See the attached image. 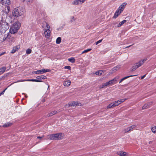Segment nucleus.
<instances>
[{
	"label": "nucleus",
	"mask_w": 156,
	"mask_h": 156,
	"mask_svg": "<svg viewBox=\"0 0 156 156\" xmlns=\"http://www.w3.org/2000/svg\"><path fill=\"white\" fill-rule=\"evenodd\" d=\"M64 135L63 133H58L48 135L47 136L46 140H58L62 139Z\"/></svg>",
	"instance_id": "nucleus-1"
},
{
	"label": "nucleus",
	"mask_w": 156,
	"mask_h": 156,
	"mask_svg": "<svg viewBox=\"0 0 156 156\" xmlns=\"http://www.w3.org/2000/svg\"><path fill=\"white\" fill-rule=\"evenodd\" d=\"M25 12V9L22 7H19L13 10L12 14L14 16L18 17L23 14Z\"/></svg>",
	"instance_id": "nucleus-2"
},
{
	"label": "nucleus",
	"mask_w": 156,
	"mask_h": 156,
	"mask_svg": "<svg viewBox=\"0 0 156 156\" xmlns=\"http://www.w3.org/2000/svg\"><path fill=\"white\" fill-rule=\"evenodd\" d=\"M20 23L18 22H16L10 25L9 32L12 34L16 33L20 27Z\"/></svg>",
	"instance_id": "nucleus-3"
},
{
	"label": "nucleus",
	"mask_w": 156,
	"mask_h": 156,
	"mask_svg": "<svg viewBox=\"0 0 156 156\" xmlns=\"http://www.w3.org/2000/svg\"><path fill=\"white\" fill-rule=\"evenodd\" d=\"M9 27V25H8V23L5 22H0V32L4 33Z\"/></svg>",
	"instance_id": "nucleus-4"
},
{
	"label": "nucleus",
	"mask_w": 156,
	"mask_h": 156,
	"mask_svg": "<svg viewBox=\"0 0 156 156\" xmlns=\"http://www.w3.org/2000/svg\"><path fill=\"white\" fill-rule=\"evenodd\" d=\"M11 37L10 33H8L5 34H1L0 35V40L2 41H4L6 40L9 39Z\"/></svg>",
	"instance_id": "nucleus-5"
},
{
	"label": "nucleus",
	"mask_w": 156,
	"mask_h": 156,
	"mask_svg": "<svg viewBox=\"0 0 156 156\" xmlns=\"http://www.w3.org/2000/svg\"><path fill=\"white\" fill-rule=\"evenodd\" d=\"M14 20L15 19L12 17H11L10 16H7L5 20V23H8V25L10 26V24L13 23H14Z\"/></svg>",
	"instance_id": "nucleus-6"
},
{
	"label": "nucleus",
	"mask_w": 156,
	"mask_h": 156,
	"mask_svg": "<svg viewBox=\"0 0 156 156\" xmlns=\"http://www.w3.org/2000/svg\"><path fill=\"white\" fill-rule=\"evenodd\" d=\"M5 2V5H8V6L5 7V12L6 14H7L9 13L10 10V7L8 5L11 4V2L10 0H7Z\"/></svg>",
	"instance_id": "nucleus-7"
},
{
	"label": "nucleus",
	"mask_w": 156,
	"mask_h": 156,
	"mask_svg": "<svg viewBox=\"0 0 156 156\" xmlns=\"http://www.w3.org/2000/svg\"><path fill=\"white\" fill-rule=\"evenodd\" d=\"M50 70L48 69H42L40 70L34 71V73L36 74H42L45 73L47 72H50Z\"/></svg>",
	"instance_id": "nucleus-8"
},
{
	"label": "nucleus",
	"mask_w": 156,
	"mask_h": 156,
	"mask_svg": "<svg viewBox=\"0 0 156 156\" xmlns=\"http://www.w3.org/2000/svg\"><path fill=\"white\" fill-rule=\"evenodd\" d=\"M146 58H144L142 59L139 60L135 64V65L138 68L141 66L147 60Z\"/></svg>",
	"instance_id": "nucleus-9"
},
{
	"label": "nucleus",
	"mask_w": 156,
	"mask_h": 156,
	"mask_svg": "<svg viewBox=\"0 0 156 156\" xmlns=\"http://www.w3.org/2000/svg\"><path fill=\"white\" fill-rule=\"evenodd\" d=\"M86 0H74L72 2V4L74 5H81L84 3Z\"/></svg>",
	"instance_id": "nucleus-10"
},
{
	"label": "nucleus",
	"mask_w": 156,
	"mask_h": 156,
	"mask_svg": "<svg viewBox=\"0 0 156 156\" xmlns=\"http://www.w3.org/2000/svg\"><path fill=\"white\" fill-rule=\"evenodd\" d=\"M119 77H115L113 80H110L108 82H107L108 85H110L112 84H114L116 83H117V80L119 79Z\"/></svg>",
	"instance_id": "nucleus-11"
},
{
	"label": "nucleus",
	"mask_w": 156,
	"mask_h": 156,
	"mask_svg": "<svg viewBox=\"0 0 156 156\" xmlns=\"http://www.w3.org/2000/svg\"><path fill=\"white\" fill-rule=\"evenodd\" d=\"M126 100V99H123L115 101L113 104V106H114V107L118 106L121 103L124 102Z\"/></svg>",
	"instance_id": "nucleus-12"
},
{
	"label": "nucleus",
	"mask_w": 156,
	"mask_h": 156,
	"mask_svg": "<svg viewBox=\"0 0 156 156\" xmlns=\"http://www.w3.org/2000/svg\"><path fill=\"white\" fill-rule=\"evenodd\" d=\"M153 103V101H151L145 104L142 107L143 109H145L149 108L152 105Z\"/></svg>",
	"instance_id": "nucleus-13"
},
{
	"label": "nucleus",
	"mask_w": 156,
	"mask_h": 156,
	"mask_svg": "<svg viewBox=\"0 0 156 156\" xmlns=\"http://www.w3.org/2000/svg\"><path fill=\"white\" fill-rule=\"evenodd\" d=\"M135 125H133L130 126L129 127L124 130V132L125 133H126L128 132L131 131L135 127Z\"/></svg>",
	"instance_id": "nucleus-14"
},
{
	"label": "nucleus",
	"mask_w": 156,
	"mask_h": 156,
	"mask_svg": "<svg viewBox=\"0 0 156 156\" xmlns=\"http://www.w3.org/2000/svg\"><path fill=\"white\" fill-rule=\"evenodd\" d=\"M44 34L47 38H49L50 36V31L49 29L44 30Z\"/></svg>",
	"instance_id": "nucleus-15"
},
{
	"label": "nucleus",
	"mask_w": 156,
	"mask_h": 156,
	"mask_svg": "<svg viewBox=\"0 0 156 156\" xmlns=\"http://www.w3.org/2000/svg\"><path fill=\"white\" fill-rule=\"evenodd\" d=\"M127 5L126 2H124L122 3L119 7L118 9L122 12L123 10L124 9Z\"/></svg>",
	"instance_id": "nucleus-16"
},
{
	"label": "nucleus",
	"mask_w": 156,
	"mask_h": 156,
	"mask_svg": "<svg viewBox=\"0 0 156 156\" xmlns=\"http://www.w3.org/2000/svg\"><path fill=\"white\" fill-rule=\"evenodd\" d=\"M42 27L44 30L50 29V27L48 24L46 22H44L43 23Z\"/></svg>",
	"instance_id": "nucleus-17"
},
{
	"label": "nucleus",
	"mask_w": 156,
	"mask_h": 156,
	"mask_svg": "<svg viewBox=\"0 0 156 156\" xmlns=\"http://www.w3.org/2000/svg\"><path fill=\"white\" fill-rule=\"evenodd\" d=\"M79 105L78 102L75 101H73L70 103L68 105H66V106L67 107L69 106H74L76 105Z\"/></svg>",
	"instance_id": "nucleus-18"
},
{
	"label": "nucleus",
	"mask_w": 156,
	"mask_h": 156,
	"mask_svg": "<svg viewBox=\"0 0 156 156\" xmlns=\"http://www.w3.org/2000/svg\"><path fill=\"white\" fill-rule=\"evenodd\" d=\"M118 155L121 156H126L128 155V153L122 151H119L117 153Z\"/></svg>",
	"instance_id": "nucleus-19"
},
{
	"label": "nucleus",
	"mask_w": 156,
	"mask_h": 156,
	"mask_svg": "<svg viewBox=\"0 0 156 156\" xmlns=\"http://www.w3.org/2000/svg\"><path fill=\"white\" fill-rule=\"evenodd\" d=\"M122 12V11L119 10L118 9H117L114 14L113 18L115 19Z\"/></svg>",
	"instance_id": "nucleus-20"
},
{
	"label": "nucleus",
	"mask_w": 156,
	"mask_h": 156,
	"mask_svg": "<svg viewBox=\"0 0 156 156\" xmlns=\"http://www.w3.org/2000/svg\"><path fill=\"white\" fill-rule=\"evenodd\" d=\"M20 48L19 46H16L13 48L12 49L11 51V52L12 53H14L17 51Z\"/></svg>",
	"instance_id": "nucleus-21"
},
{
	"label": "nucleus",
	"mask_w": 156,
	"mask_h": 156,
	"mask_svg": "<svg viewBox=\"0 0 156 156\" xmlns=\"http://www.w3.org/2000/svg\"><path fill=\"white\" fill-rule=\"evenodd\" d=\"M47 78L44 75L38 76L36 77L37 79L39 80H41L42 79H45Z\"/></svg>",
	"instance_id": "nucleus-22"
},
{
	"label": "nucleus",
	"mask_w": 156,
	"mask_h": 156,
	"mask_svg": "<svg viewBox=\"0 0 156 156\" xmlns=\"http://www.w3.org/2000/svg\"><path fill=\"white\" fill-rule=\"evenodd\" d=\"M71 82L70 80H67L65 81L63 83V84L66 87H68L71 84Z\"/></svg>",
	"instance_id": "nucleus-23"
},
{
	"label": "nucleus",
	"mask_w": 156,
	"mask_h": 156,
	"mask_svg": "<svg viewBox=\"0 0 156 156\" xmlns=\"http://www.w3.org/2000/svg\"><path fill=\"white\" fill-rule=\"evenodd\" d=\"M6 69L5 67H3L0 69V75L3 73Z\"/></svg>",
	"instance_id": "nucleus-24"
},
{
	"label": "nucleus",
	"mask_w": 156,
	"mask_h": 156,
	"mask_svg": "<svg viewBox=\"0 0 156 156\" xmlns=\"http://www.w3.org/2000/svg\"><path fill=\"white\" fill-rule=\"evenodd\" d=\"M57 113V112L56 111H52L49 113L48 115V117L51 116H52L53 115H55Z\"/></svg>",
	"instance_id": "nucleus-25"
},
{
	"label": "nucleus",
	"mask_w": 156,
	"mask_h": 156,
	"mask_svg": "<svg viewBox=\"0 0 156 156\" xmlns=\"http://www.w3.org/2000/svg\"><path fill=\"white\" fill-rule=\"evenodd\" d=\"M136 76V75H130V76H126L124 78H123L122 79H121V80H120V81H119V83H120L121 82H122L123 80H124L127 79V78H128L130 77H132V76Z\"/></svg>",
	"instance_id": "nucleus-26"
},
{
	"label": "nucleus",
	"mask_w": 156,
	"mask_h": 156,
	"mask_svg": "<svg viewBox=\"0 0 156 156\" xmlns=\"http://www.w3.org/2000/svg\"><path fill=\"white\" fill-rule=\"evenodd\" d=\"M27 81H34V82H42V81L41 80H38L37 79H29L27 80Z\"/></svg>",
	"instance_id": "nucleus-27"
},
{
	"label": "nucleus",
	"mask_w": 156,
	"mask_h": 156,
	"mask_svg": "<svg viewBox=\"0 0 156 156\" xmlns=\"http://www.w3.org/2000/svg\"><path fill=\"white\" fill-rule=\"evenodd\" d=\"M126 21L125 20H124L122 21L121 22H120L119 24L117 26V27H120L121 26H122V25H123L126 22Z\"/></svg>",
	"instance_id": "nucleus-28"
},
{
	"label": "nucleus",
	"mask_w": 156,
	"mask_h": 156,
	"mask_svg": "<svg viewBox=\"0 0 156 156\" xmlns=\"http://www.w3.org/2000/svg\"><path fill=\"white\" fill-rule=\"evenodd\" d=\"M68 60L74 63L75 62V59L73 57H71L68 59Z\"/></svg>",
	"instance_id": "nucleus-29"
},
{
	"label": "nucleus",
	"mask_w": 156,
	"mask_h": 156,
	"mask_svg": "<svg viewBox=\"0 0 156 156\" xmlns=\"http://www.w3.org/2000/svg\"><path fill=\"white\" fill-rule=\"evenodd\" d=\"M107 86H108V85L107 82L105 83H103L101 85H100L99 87V88L100 89L102 88Z\"/></svg>",
	"instance_id": "nucleus-30"
},
{
	"label": "nucleus",
	"mask_w": 156,
	"mask_h": 156,
	"mask_svg": "<svg viewBox=\"0 0 156 156\" xmlns=\"http://www.w3.org/2000/svg\"><path fill=\"white\" fill-rule=\"evenodd\" d=\"M102 72L103 71L102 70H100L96 72L95 73V74L97 75H101L102 74Z\"/></svg>",
	"instance_id": "nucleus-31"
},
{
	"label": "nucleus",
	"mask_w": 156,
	"mask_h": 156,
	"mask_svg": "<svg viewBox=\"0 0 156 156\" xmlns=\"http://www.w3.org/2000/svg\"><path fill=\"white\" fill-rule=\"evenodd\" d=\"M61 42V38L60 37H58L56 39V43L57 44H59Z\"/></svg>",
	"instance_id": "nucleus-32"
},
{
	"label": "nucleus",
	"mask_w": 156,
	"mask_h": 156,
	"mask_svg": "<svg viewBox=\"0 0 156 156\" xmlns=\"http://www.w3.org/2000/svg\"><path fill=\"white\" fill-rule=\"evenodd\" d=\"M11 125V123H5L3 125V126L4 127H6L9 126Z\"/></svg>",
	"instance_id": "nucleus-33"
},
{
	"label": "nucleus",
	"mask_w": 156,
	"mask_h": 156,
	"mask_svg": "<svg viewBox=\"0 0 156 156\" xmlns=\"http://www.w3.org/2000/svg\"><path fill=\"white\" fill-rule=\"evenodd\" d=\"M151 131L154 133H156V127L155 126H154L152 127L151 128Z\"/></svg>",
	"instance_id": "nucleus-34"
},
{
	"label": "nucleus",
	"mask_w": 156,
	"mask_h": 156,
	"mask_svg": "<svg viewBox=\"0 0 156 156\" xmlns=\"http://www.w3.org/2000/svg\"><path fill=\"white\" fill-rule=\"evenodd\" d=\"M32 52L31 50L30 49L28 48L26 51V53L27 54H30Z\"/></svg>",
	"instance_id": "nucleus-35"
},
{
	"label": "nucleus",
	"mask_w": 156,
	"mask_h": 156,
	"mask_svg": "<svg viewBox=\"0 0 156 156\" xmlns=\"http://www.w3.org/2000/svg\"><path fill=\"white\" fill-rule=\"evenodd\" d=\"M137 68H138L134 64V65L132 68L131 71H133Z\"/></svg>",
	"instance_id": "nucleus-36"
},
{
	"label": "nucleus",
	"mask_w": 156,
	"mask_h": 156,
	"mask_svg": "<svg viewBox=\"0 0 156 156\" xmlns=\"http://www.w3.org/2000/svg\"><path fill=\"white\" fill-rule=\"evenodd\" d=\"M120 68V67L119 66H117L116 67H114L113 69V71H117L118 69H119Z\"/></svg>",
	"instance_id": "nucleus-37"
},
{
	"label": "nucleus",
	"mask_w": 156,
	"mask_h": 156,
	"mask_svg": "<svg viewBox=\"0 0 156 156\" xmlns=\"http://www.w3.org/2000/svg\"><path fill=\"white\" fill-rule=\"evenodd\" d=\"M114 106H113V104H109L108 106H107V108H113V107H114Z\"/></svg>",
	"instance_id": "nucleus-38"
},
{
	"label": "nucleus",
	"mask_w": 156,
	"mask_h": 156,
	"mask_svg": "<svg viewBox=\"0 0 156 156\" xmlns=\"http://www.w3.org/2000/svg\"><path fill=\"white\" fill-rule=\"evenodd\" d=\"M91 50V49H88L87 50H85L83 51L82 52V53L83 54L84 53H86L88 51H90Z\"/></svg>",
	"instance_id": "nucleus-39"
},
{
	"label": "nucleus",
	"mask_w": 156,
	"mask_h": 156,
	"mask_svg": "<svg viewBox=\"0 0 156 156\" xmlns=\"http://www.w3.org/2000/svg\"><path fill=\"white\" fill-rule=\"evenodd\" d=\"M75 20L74 17L73 16H72L71 17L70 22L72 23L73 21H74Z\"/></svg>",
	"instance_id": "nucleus-40"
},
{
	"label": "nucleus",
	"mask_w": 156,
	"mask_h": 156,
	"mask_svg": "<svg viewBox=\"0 0 156 156\" xmlns=\"http://www.w3.org/2000/svg\"><path fill=\"white\" fill-rule=\"evenodd\" d=\"M15 39L14 37H11H11H10V38H9V41H14Z\"/></svg>",
	"instance_id": "nucleus-41"
},
{
	"label": "nucleus",
	"mask_w": 156,
	"mask_h": 156,
	"mask_svg": "<svg viewBox=\"0 0 156 156\" xmlns=\"http://www.w3.org/2000/svg\"><path fill=\"white\" fill-rule=\"evenodd\" d=\"M27 81V80H18L17 81L14 82V83H18V82H24V81Z\"/></svg>",
	"instance_id": "nucleus-42"
},
{
	"label": "nucleus",
	"mask_w": 156,
	"mask_h": 156,
	"mask_svg": "<svg viewBox=\"0 0 156 156\" xmlns=\"http://www.w3.org/2000/svg\"><path fill=\"white\" fill-rule=\"evenodd\" d=\"M102 41V39L98 41L96 43V45H97L99 43H101Z\"/></svg>",
	"instance_id": "nucleus-43"
},
{
	"label": "nucleus",
	"mask_w": 156,
	"mask_h": 156,
	"mask_svg": "<svg viewBox=\"0 0 156 156\" xmlns=\"http://www.w3.org/2000/svg\"><path fill=\"white\" fill-rule=\"evenodd\" d=\"M7 89V88H6L2 92L0 93V96L4 94L5 90H6Z\"/></svg>",
	"instance_id": "nucleus-44"
},
{
	"label": "nucleus",
	"mask_w": 156,
	"mask_h": 156,
	"mask_svg": "<svg viewBox=\"0 0 156 156\" xmlns=\"http://www.w3.org/2000/svg\"><path fill=\"white\" fill-rule=\"evenodd\" d=\"M64 68L65 69H68L70 70V69L71 67L69 66H65L64 67Z\"/></svg>",
	"instance_id": "nucleus-45"
},
{
	"label": "nucleus",
	"mask_w": 156,
	"mask_h": 156,
	"mask_svg": "<svg viewBox=\"0 0 156 156\" xmlns=\"http://www.w3.org/2000/svg\"><path fill=\"white\" fill-rule=\"evenodd\" d=\"M33 1V0H27L26 2L29 3H31Z\"/></svg>",
	"instance_id": "nucleus-46"
},
{
	"label": "nucleus",
	"mask_w": 156,
	"mask_h": 156,
	"mask_svg": "<svg viewBox=\"0 0 156 156\" xmlns=\"http://www.w3.org/2000/svg\"><path fill=\"white\" fill-rule=\"evenodd\" d=\"M5 52H2V53H0V56H2V55L4 54L5 53Z\"/></svg>",
	"instance_id": "nucleus-47"
},
{
	"label": "nucleus",
	"mask_w": 156,
	"mask_h": 156,
	"mask_svg": "<svg viewBox=\"0 0 156 156\" xmlns=\"http://www.w3.org/2000/svg\"><path fill=\"white\" fill-rule=\"evenodd\" d=\"M4 0H0V3L2 4H3V1Z\"/></svg>",
	"instance_id": "nucleus-48"
},
{
	"label": "nucleus",
	"mask_w": 156,
	"mask_h": 156,
	"mask_svg": "<svg viewBox=\"0 0 156 156\" xmlns=\"http://www.w3.org/2000/svg\"><path fill=\"white\" fill-rule=\"evenodd\" d=\"M146 76V75H144L143 76H142L141 77V79H143Z\"/></svg>",
	"instance_id": "nucleus-49"
},
{
	"label": "nucleus",
	"mask_w": 156,
	"mask_h": 156,
	"mask_svg": "<svg viewBox=\"0 0 156 156\" xmlns=\"http://www.w3.org/2000/svg\"><path fill=\"white\" fill-rule=\"evenodd\" d=\"M44 136H43L42 137H40V136H38L37 137V138H38V139H41Z\"/></svg>",
	"instance_id": "nucleus-50"
},
{
	"label": "nucleus",
	"mask_w": 156,
	"mask_h": 156,
	"mask_svg": "<svg viewBox=\"0 0 156 156\" xmlns=\"http://www.w3.org/2000/svg\"><path fill=\"white\" fill-rule=\"evenodd\" d=\"M152 141H150V142H149V144H152Z\"/></svg>",
	"instance_id": "nucleus-51"
},
{
	"label": "nucleus",
	"mask_w": 156,
	"mask_h": 156,
	"mask_svg": "<svg viewBox=\"0 0 156 156\" xmlns=\"http://www.w3.org/2000/svg\"><path fill=\"white\" fill-rule=\"evenodd\" d=\"M63 28V27H62V28L61 29H58V30H62Z\"/></svg>",
	"instance_id": "nucleus-52"
},
{
	"label": "nucleus",
	"mask_w": 156,
	"mask_h": 156,
	"mask_svg": "<svg viewBox=\"0 0 156 156\" xmlns=\"http://www.w3.org/2000/svg\"><path fill=\"white\" fill-rule=\"evenodd\" d=\"M130 46H131V45H130V46H127V47H126V48H129V47H130Z\"/></svg>",
	"instance_id": "nucleus-53"
},
{
	"label": "nucleus",
	"mask_w": 156,
	"mask_h": 156,
	"mask_svg": "<svg viewBox=\"0 0 156 156\" xmlns=\"http://www.w3.org/2000/svg\"><path fill=\"white\" fill-rule=\"evenodd\" d=\"M12 83H11V84H10V85H12Z\"/></svg>",
	"instance_id": "nucleus-54"
},
{
	"label": "nucleus",
	"mask_w": 156,
	"mask_h": 156,
	"mask_svg": "<svg viewBox=\"0 0 156 156\" xmlns=\"http://www.w3.org/2000/svg\"><path fill=\"white\" fill-rule=\"evenodd\" d=\"M0 127H1V126H0Z\"/></svg>",
	"instance_id": "nucleus-55"
}]
</instances>
